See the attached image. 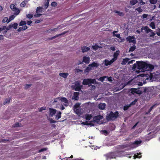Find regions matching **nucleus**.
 Listing matches in <instances>:
<instances>
[{
    "mask_svg": "<svg viewBox=\"0 0 160 160\" xmlns=\"http://www.w3.org/2000/svg\"><path fill=\"white\" fill-rule=\"evenodd\" d=\"M118 116V112L116 111L113 113L111 111L110 113L107 114L106 117V119L108 121L115 120Z\"/></svg>",
    "mask_w": 160,
    "mask_h": 160,
    "instance_id": "f03ea898",
    "label": "nucleus"
},
{
    "mask_svg": "<svg viewBox=\"0 0 160 160\" xmlns=\"http://www.w3.org/2000/svg\"><path fill=\"white\" fill-rule=\"evenodd\" d=\"M51 5L52 6L55 7L57 5V3L55 2H53L51 3Z\"/></svg>",
    "mask_w": 160,
    "mask_h": 160,
    "instance_id": "bf43d9fd",
    "label": "nucleus"
},
{
    "mask_svg": "<svg viewBox=\"0 0 160 160\" xmlns=\"http://www.w3.org/2000/svg\"><path fill=\"white\" fill-rule=\"evenodd\" d=\"M15 18L14 15H12L10 16L9 19L8 17H4L3 20H12Z\"/></svg>",
    "mask_w": 160,
    "mask_h": 160,
    "instance_id": "7c9ffc66",
    "label": "nucleus"
},
{
    "mask_svg": "<svg viewBox=\"0 0 160 160\" xmlns=\"http://www.w3.org/2000/svg\"><path fill=\"white\" fill-rule=\"evenodd\" d=\"M138 2V1L137 0H132L130 1V3L131 5L133 6L137 3Z\"/></svg>",
    "mask_w": 160,
    "mask_h": 160,
    "instance_id": "4c0bfd02",
    "label": "nucleus"
},
{
    "mask_svg": "<svg viewBox=\"0 0 160 160\" xmlns=\"http://www.w3.org/2000/svg\"><path fill=\"white\" fill-rule=\"evenodd\" d=\"M145 30V31L147 33H149L150 31H151V30L148 27V26H145L144 28L142 27L141 29V31L142 32L143 30Z\"/></svg>",
    "mask_w": 160,
    "mask_h": 160,
    "instance_id": "a211bd4d",
    "label": "nucleus"
},
{
    "mask_svg": "<svg viewBox=\"0 0 160 160\" xmlns=\"http://www.w3.org/2000/svg\"><path fill=\"white\" fill-rule=\"evenodd\" d=\"M128 147L127 145H122L120 146V147L122 148H125Z\"/></svg>",
    "mask_w": 160,
    "mask_h": 160,
    "instance_id": "3c124183",
    "label": "nucleus"
},
{
    "mask_svg": "<svg viewBox=\"0 0 160 160\" xmlns=\"http://www.w3.org/2000/svg\"><path fill=\"white\" fill-rule=\"evenodd\" d=\"M149 32L150 37L153 36L155 35V33L152 30H151V31H150Z\"/></svg>",
    "mask_w": 160,
    "mask_h": 160,
    "instance_id": "a18cd8bd",
    "label": "nucleus"
},
{
    "mask_svg": "<svg viewBox=\"0 0 160 160\" xmlns=\"http://www.w3.org/2000/svg\"><path fill=\"white\" fill-rule=\"evenodd\" d=\"M31 84H26L25 86V89H28V88H30L31 86Z\"/></svg>",
    "mask_w": 160,
    "mask_h": 160,
    "instance_id": "052dcab7",
    "label": "nucleus"
},
{
    "mask_svg": "<svg viewBox=\"0 0 160 160\" xmlns=\"http://www.w3.org/2000/svg\"><path fill=\"white\" fill-rule=\"evenodd\" d=\"M99 65V64L95 62H93L91 64L88 65L89 66H90L92 68L94 67H98Z\"/></svg>",
    "mask_w": 160,
    "mask_h": 160,
    "instance_id": "aec40b11",
    "label": "nucleus"
},
{
    "mask_svg": "<svg viewBox=\"0 0 160 160\" xmlns=\"http://www.w3.org/2000/svg\"><path fill=\"white\" fill-rule=\"evenodd\" d=\"M130 91L131 93L133 94H134L135 93L140 94L142 93L141 91L139 90L138 89L132 88L130 89Z\"/></svg>",
    "mask_w": 160,
    "mask_h": 160,
    "instance_id": "0eeeda50",
    "label": "nucleus"
},
{
    "mask_svg": "<svg viewBox=\"0 0 160 160\" xmlns=\"http://www.w3.org/2000/svg\"><path fill=\"white\" fill-rule=\"evenodd\" d=\"M128 61V58L124 59H123L122 64H126Z\"/></svg>",
    "mask_w": 160,
    "mask_h": 160,
    "instance_id": "c03bdc74",
    "label": "nucleus"
},
{
    "mask_svg": "<svg viewBox=\"0 0 160 160\" xmlns=\"http://www.w3.org/2000/svg\"><path fill=\"white\" fill-rule=\"evenodd\" d=\"M113 35L114 36H115V37H117V38H121L120 34H115V33L114 34H113Z\"/></svg>",
    "mask_w": 160,
    "mask_h": 160,
    "instance_id": "4d7b16f0",
    "label": "nucleus"
},
{
    "mask_svg": "<svg viewBox=\"0 0 160 160\" xmlns=\"http://www.w3.org/2000/svg\"><path fill=\"white\" fill-rule=\"evenodd\" d=\"M135 10L138 11L139 12H140L142 11V9L140 7L136 8Z\"/></svg>",
    "mask_w": 160,
    "mask_h": 160,
    "instance_id": "6e6d98bb",
    "label": "nucleus"
},
{
    "mask_svg": "<svg viewBox=\"0 0 160 160\" xmlns=\"http://www.w3.org/2000/svg\"><path fill=\"white\" fill-rule=\"evenodd\" d=\"M119 51H117L115 52L113 54V57L114 58H113L112 59H113L115 61L117 59V58L119 55Z\"/></svg>",
    "mask_w": 160,
    "mask_h": 160,
    "instance_id": "6ab92c4d",
    "label": "nucleus"
},
{
    "mask_svg": "<svg viewBox=\"0 0 160 160\" xmlns=\"http://www.w3.org/2000/svg\"><path fill=\"white\" fill-rule=\"evenodd\" d=\"M68 75V74L67 73H60L59 74V75L63 78H66Z\"/></svg>",
    "mask_w": 160,
    "mask_h": 160,
    "instance_id": "a878e982",
    "label": "nucleus"
},
{
    "mask_svg": "<svg viewBox=\"0 0 160 160\" xmlns=\"http://www.w3.org/2000/svg\"><path fill=\"white\" fill-rule=\"evenodd\" d=\"M108 78V77L107 76L101 77L99 78L98 80L102 82L104 81L105 78Z\"/></svg>",
    "mask_w": 160,
    "mask_h": 160,
    "instance_id": "58836bf2",
    "label": "nucleus"
},
{
    "mask_svg": "<svg viewBox=\"0 0 160 160\" xmlns=\"http://www.w3.org/2000/svg\"><path fill=\"white\" fill-rule=\"evenodd\" d=\"M76 113L78 115H80L81 114V110L80 108H76L74 110Z\"/></svg>",
    "mask_w": 160,
    "mask_h": 160,
    "instance_id": "473e14b6",
    "label": "nucleus"
},
{
    "mask_svg": "<svg viewBox=\"0 0 160 160\" xmlns=\"http://www.w3.org/2000/svg\"><path fill=\"white\" fill-rule=\"evenodd\" d=\"M98 47H98V46L97 45L93 46H92V48L93 49L95 50H97L98 49Z\"/></svg>",
    "mask_w": 160,
    "mask_h": 160,
    "instance_id": "49530a36",
    "label": "nucleus"
},
{
    "mask_svg": "<svg viewBox=\"0 0 160 160\" xmlns=\"http://www.w3.org/2000/svg\"><path fill=\"white\" fill-rule=\"evenodd\" d=\"M106 106V104L104 103H101L99 104L98 105V108L99 109L101 110L104 109L105 108Z\"/></svg>",
    "mask_w": 160,
    "mask_h": 160,
    "instance_id": "393cba45",
    "label": "nucleus"
},
{
    "mask_svg": "<svg viewBox=\"0 0 160 160\" xmlns=\"http://www.w3.org/2000/svg\"><path fill=\"white\" fill-rule=\"evenodd\" d=\"M126 40L128 41L130 43L132 42L135 44L136 42V40L135 39V38L133 36H129L126 38Z\"/></svg>",
    "mask_w": 160,
    "mask_h": 160,
    "instance_id": "1a4fd4ad",
    "label": "nucleus"
},
{
    "mask_svg": "<svg viewBox=\"0 0 160 160\" xmlns=\"http://www.w3.org/2000/svg\"><path fill=\"white\" fill-rule=\"evenodd\" d=\"M142 142V141L141 140H137L133 142L132 144V145L134 146V145H137L135 147H136L138 146V145L140 144Z\"/></svg>",
    "mask_w": 160,
    "mask_h": 160,
    "instance_id": "cd10ccee",
    "label": "nucleus"
},
{
    "mask_svg": "<svg viewBox=\"0 0 160 160\" xmlns=\"http://www.w3.org/2000/svg\"><path fill=\"white\" fill-rule=\"evenodd\" d=\"M18 26V24L17 23H14L13 24V28L15 29H16L17 28V27Z\"/></svg>",
    "mask_w": 160,
    "mask_h": 160,
    "instance_id": "8fccbe9b",
    "label": "nucleus"
},
{
    "mask_svg": "<svg viewBox=\"0 0 160 160\" xmlns=\"http://www.w3.org/2000/svg\"><path fill=\"white\" fill-rule=\"evenodd\" d=\"M82 85H80V83L78 82H77L75 84V90L77 91H80L81 90Z\"/></svg>",
    "mask_w": 160,
    "mask_h": 160,
    "instance_id": "6e6552de",
    "label": "nucleus"
},
{
    "mask_svg": "<svg viewBox=\"0 0 160 160\" xmlns=\"http://www.w3.org/2000/svg\"><path fill=\"white\" fill-rule=\"evenodd\" d=\"M26 22L24 21H21V22L19 24V26H21L17 30V31L18 32H20L22 31H24L26 29L28 28V27L26 25Z\"/></svg>",
    "mask_w": 160,
    "mask_h": 160,
    "instance_id": "39448f33",
    "label": "nucleus"
},
{
    "mask_svg": "<svg viewBox=\"0 0 160 160\" xmlns=\"http://www.w3.org/2000/svg\"><path fill=\"white\" fill-rule=\"evenodd\" d=\"M121 151H117L115 152H109L104 155L106 160L108 159L116 158L117 157H120V154L122 153Z\"/></svg>",
    "mask_w": 160,
    "mask_h": 160,
    "instance_id": "f257e3e1",
    "label": "nucleus"
},
{
    "mask_svg": "<svg viewBox=\"0 0 160 160\" xmlns=\"http://www.w3.org/2000/svg\"><path fill=\"white\" fill-rule=\"evenodd\" d=\"M49 5V0H48L47 2H46L44 4V6L45 7V8H47L48 7Z\"/></svg>",
    "mask_w": 160,
    "mask_h": 160,
    "instance_id": "603ef678",
    "label": "nucleus"
},
{
    "mask_svg": "<svg viewBox=\"0 0 160 160\" xmlns=\"http://www.w3.org/2000/svg\"><path fill=\"white\" fill-rule=\"evenodd\" d=\"M19 127V123L18 122L16 123L13 125V127L14 128L18 127Z\"/></svg>",
    "mask_w": 160,
    "mask_h": 160,
    "instance_id": "864d4df0",
    "label": "nucleus"
},
{
    "mask_svg": "<svg viewBox=\"0 0 160 160\" xmlns=\"http://www.w3.org/2000/svg\"><path fill=\"white\" fill-rule=\"evenodd\" d=\"M143 18H147V19H149L151 17L150 15H148L146 14H144L142 16Z\"/></svg>",
    "mask_w": 160,
    "mask_h": 160,
    "instance_id": "e433bc0d",
    "label": "nucleus"
},
{
    "mask_svg": "<svg viewBox=\"0 0 160 160\" xmlns=\"http://www.w3.org/2000/svg\"><path fill=\"white\" fill-rule=\"evenodd\" d=\"M137 67H138L137 64V63L136 64V63H134L133 64V68L135 69L137 68Z\"/></svg>",
    "mask_w": 160,
    "mask_h": 160,
    "instance_id": "774afa93",
    "label": "nucleus"
},
{
    "mask_svg": "<svg viewBox=\"0 0 160 160\" xmlns=\"http://www.w3.org/2000/svg\"><path fill=\"white\" fill-rule=\"evenodd\" d=\"M60 100L62 102H63L66 103H67L68 102V101L67 99L65 97L61 98Z\"/></svg>",
    "mask_w": 160,
    "mask_h": 160,
    "instance_id": "c9c22d12",
    "label": "nucleus"
},
{
    "mask_svg": "<svg viewBox=\"0 0 160 160\" xmlns=\"http://www.w3.org/2000/svg\"><path fill=\"white\" fill-rule=\"evenodd\" d=\"M82 61L83 62L88 64L90 61V59L89 57L84 56L83 57Z\"/></svg>",
    "mask_w": 160,
    "mask_h": 160,
    "instance_id": "f8f14e48",
    "label": "nucleus"
},
{
    "mask_svg": "<svg viewBox=\"0 0 160 160\" xmlns=\"http://www.w3.org/2000/svg\"><path fill=\"white\" fill-rule=\"evenodd\" d=\"M57 121H56L53 120L51 118V123H55Z\"/></svg>",
    "mask_w": 160,
    "mask_h": 160,
    "instance_id": "0e129e2a",
    "label": "nucleus"
},
{
    "mask_svg": "<svg viewBox=\"0 0 160 160\" xmlns=\"http://www.w3.org/2000/svg\"><path fill=\"white\" fill-rule=\"evenodd\" d=\"M81 50L83 53L88 52L90 50L89 47H86V46H83L81 47Z\"/></svg>",
    "mask_w": 160,
    "mask_h": 160,
    "instance_id": "f3484780",
    "label": "nucleus"
},
{
    "mask_svg": "<svg viewBox=\"0 0 160 160\" xmlns=\"http://www.w3.org/2000/svg\"><path fill=\"white\" fill-rule=\"evenodd\" d=\"M115 61L113 59H112L111 60L108 61L106 60L105 61V65L106 66H107L108 65H110L112 63H113Z\"/></svg>",
    "mask_w": 160,
    "mask_h": 160,
    "instance_id": "2eb2a0df",
    "label": "nucleus"
},
{
    "mask_svg": "<svg viewBox=\"0 0 160 160\" xmlns=\"http://www.w3.org/2000/svg\"><path fill=\"white\" fill-rule=\"evenodd\" d=\"M27 17L29 19L32 18L33 17V15L30 14H27Z\"/></svg>",
    "mask_w": 160,
    "mask_h": 160,
    "instance_id": "13d9d810",
    "label": "nucleus"
},
{
    "mask_svg": "<svg viewBox=\"0 0 160 160\" xmlns=\"http://www.w3.org/2000/svg\"><path fill=\"white\" fill-rule=\"evenodd\" d=\"M150 27H151L152 28V29H154L155 28V23L153 22H152L151 23L150 25Z\"/></svg>",
    "mask_w": 160,
    "mask_h": 160,
    "instance_id": "79ce46f5",
    "label": "nucleus"
},
{
    "mask_svg": "<svg viewBox=\"0 0 160 160\" xmlns=\"http://www.w3.org/2000/svg\"><path fill=\"white\" fill-rule=\"evenodd\" d=\"M45 110V108L42 107L39 108V111L40 112L42 111L43 110Z\"/></svg>",
    "mask_w": 160,
    "mask_h": 160,
    "instance_id": "680f3d73",
    "label": "nucleus"
},
{
    "mask_svg": "<svg viewBox=\"0 0 160 160\" xmlns=\"http://www.w3.org/2000/svg\"><path fill=\"white\" fill-rule=\"evenodd\" d=\"M136 48V47L135 45H133V46L129 48V51H130V52L133 51Z\"/></svg>",
    "mask_w": 160,
    "mask_h": 160,
    "instance_id": "a19ab883",
    "label": "nucleus"
},
{
    "mask_svg": "<svg viewBox=\"0 0 160 160\" xmlns=\"http://www.w3.org/2000/svg\"><path fill=\"white\" fill-rule=\"evenodd\" d=\"M96 82L95 79L87 78L83 80L82 83L83 85H88L89 86H90L92 84H95Z\"/></svg>",
    "mask_w": 160,
    "mask_h": 160,
    "instance_id": "7ed1b4c3",
    "label": "nucleus"
},
{
    "mask_svg": "<svg viewBox=\"0 0 160 160\" xmlns=\"http://www.w3.org/2000/svg\"><path fill=\"white\" fill-rule=\"evenodd\" d=\"M150 2L152 4H155L157 1V0H149Z\"/></svg>",
    "mask_w": 160,
    "mask_h": 160,
    "instance_id": "de8ad7c7",
    "label": "nucleus"
},
{
    "mask_svg": "<svg viewBox=\"0 0 160 160\" xmlns=\"http://www.w3.org/2000/svg\"><path fill=\"white\" fill-rule=\"evenodd\" d=\"M137 100L135 99L133 102H132L130 104H131V106L132 105H134L135 104L136 102H137Z\"/></svg>",
    "mask_w": 160,
    "mask_h": 160,
    "instance_id": "e2e57ef3",
    "label": "nucleus"
},
{
    "mask_svg": "<svg viewBox=\"0 0 160 160\" xmlns=\"http://www.w3.org/2000/svg\"><path fill=\"white\" fill-rule=\"evenodd\" d=\"M157 105V104H155L152 106L149 109L148 111L147 112H145V115H148V114L154 108L156 107V106Z\"/></svg>",
    "mask_w": 160,
    "mask_h": 160,
    "instance_id": "5701e85b",
    "label": "nucleus"
},
{
    "mask_svg": "<svg viewBox=\"0 0 160 160\" xmlns=\"http://www.w3.org/2000/svg\"><path fill=\"white\" fill-rule=\"evenodd\" d=\"M26 5V3L25 1H23L21 4L20 6L21 7H24Z\"/></svg>",
    "mask_w": 160,
    "mask_h": 160,
    "instance_id": "09e8293b",
    "label": "nucleus"
},
{
    "mask_svg": "<svg viewBox=\"0 0 160 160\" xmlns=\"http://www.w3.org/2000/svg\"><path fill=\"white\" fill-rule=\"evenodd\" d=\"M57 112V111L54 109L51 108V117H52Z\"/></svg>",
    "mask_w": 160,
    "mask_h": 160,
    "instance_id": "c756f323",
    "label": "nucleus"
},
{
    "mask_svg": "<svg viewBox=\"0 0 160 160\" xmlns=\"http://www.w3.org/2000/svg\"><path fill=\"white\" fill-rule=\"evenodd\" d=\"M47 148H43L42 149H41L39 150L38 151L39 152H43L44 151H46L47 150Z\"/></svg>",
    "mask_w": 160,
    "mask_h": 160,
    "instance_id": "5fc2aeb1",
    "label": "nucleus"
},
{
    "mask_svg": "<svg viewBox=\"0 0 160 160\" xmlns=\"http://www.w3.org/2000/svg\"><path fill=\"white\" fill-rule=\"evenodd\" d=\"M12 10L14 12V15H17L20 12L19 9L17 8L15 6H14V7H13Z\"/></svg>",
    "mask_w": 160,
    "mask_h": 160,
    "instance_id": "4468645a",
    "label": "nucleus"
},
{
    "mask_svg": "<svg viewBox=\"0 0 160 160\" xmlns=\"http://www.w3.org/2000/svg\"><path fill=\"white\" fill-rule=\"evenodd\" d=\"M113 12L117 14L116 15H118L120 16H123L124 15V14L122 12L118 11L116 10H114L113 11Z\"/></svg>",
    "mask_w": 160,
    "mask_h": 160,
    "instance_id": "412c9836",
    "label": "nucleus"
},
{
    "mask_svg": "<svg viewBox=\"0 0 160 160\" xmlns=\"http://www.w3.org/2000/svg\"><path fill=\"white\" fill-rule=\"evenodd\" d=\"M10 99L9 98H8L5 99L4 102L3 104H5L9 103L10 101Z\"/></svg>",
    "mask_w": 160,
    "mask_h": 160,
    "instance_id": "37998d69",
    "label": "nucleus"
},
{
    "mask_svg": "<svg viewBox=\"0 0 160 160\" xmlns=\"http://www.w3.org/2000/svg\"><path fill=\"white\" fill-rule=\"evenodd\" d=\"M131 106V104H128L124 106L123 109L124 110H127L128 108Z\"/></svg>",
    "mask_w": 160,
    "mask_h": 160,
    "instance_id": "ea45409f",
    "label": "nucleus"
},
{
    "mask_svg": "<svg viewBox=\"0 0 160 160\" xmlns=\"http://www.w3.org/2000/svg\"><path fill=\"white\" fill-rule=\"evenodd\" d=\"M13 27V24L12 23L8 25V26L6 28V30H5L4 32H3V34H5L6 32H7V30H8L10 29L11 28H12Z\"/></svg>",
    "mask_w": 160,
    "mask_h": 160,
    "instance_id": "bb28decb",
    "label": "nucleus"
},
{
    "mask_svg": "<svg viewBox=\"0 0 160 160\" xmlns=\"http://www.w3.org/2000/svg\"><path fill=\"white\" fill-rule=\"evenodd\" d=\"M139 3L141 5H143L145 4V2H144L142 0H140Z\"/></svg>",
    "mask_w": 160,
    "mask_h": 160,
    "instance_id": "69168bd1",
    "label": "nucleus"
},
{
    "mask_svg": "<svg viewBox=\"0 0 160 160\" xmlns=\"http://www.w3.org/2000/svg\"><path fill=\"white\" fill-rule=\"evenodd\" d=\"M154 68V67L153 65L147 63V65L146 66V69L145 70H151L153 69Z\"/></svg>",
    "mask_w": 160,
    "mask_h": 160,
    "instance_id": "ddd939ff",
    "label": "nucleus"
},
{
    "mask_svg": "<svg viewBox=\"0 0 160 160\" xmlns=\"http://www.w3.org/2000/svg\"><path fill=\"white\" fill-rule=\"evenodd\" d=\"M79 92H74L73 94V98L74 99L76 100H78V95H79Z\"/></svg>",
    "mask_w": 160,
    "mask_h": 160,
    "instance_id": "c85d7f7f",
    "label": "nucleus"
},
{
    "mask_svg": "<svg viewBox=\"0 0 160 160\" xmlns=\"http://www.w3.org/2000/svg\"><path fill=\"white\" fill-rule=\"evenodd\" d=\"M110 48V49L112 50V51H115V48L114 47H111Z\"/></svg>",
    "mask_w": 160,
    "mask_h": 160,
    "instance_id": "338daca9",
    "label": "nucleus"
},
{
    "mask_svg": "<svg viewBox=\"0 0 160 160\" xmlns=\"http://www.w3.org/2000/svg\"><path fill=\"white\" fill-rule=\"evenodd\" d=\"M68 32V31H65L63 32L62 33H61V34H58L56 35L55 36H54L52 38H51V40H52L53 39H54L55 38H57V37H58V36H61V35H64L65 34H66V33H67V32Z\"/></svg>",
    "mask_w": 160,
    "mask_h": 160,
    "instance_id": "b1692460",
    "label": "nucleus"
},
{
    "mask_svg": "<svg viewBox=\"0 0 160 160\" xmlns=\"http://www.w3.org/2000/svg\"><path fill=\"white\" fill-rule=\"evenodd\" d=\"M102 116L101 115L95 116L93 118V122H98L100 120L102 119Z\"/></svg>",
    "mask_w": 160,
    "mask_h": 160,
    "instance_id": "9b49d317",
    "label": "nucleus"
},
{
    "mask_svg": "<svg viewBox=\"0 0 160 160\" xmlns=\"http://www.w3.org/2000/svg\"><path fill=\"white\" fill-rule=\"evenodd\" d=\"M67 26V25L62 24L60 25H59L58 27L55 28H54L53 29H52L51 30V31H56L59 29H60L64 27H65L66 26Z\"/></svg>",
    "mask_w": 160,
    "mask_h": 160,
    "instance_id": "9d476101",
    "label": "nucleus"
},
{
    "mask_svg": "<svg viewBox=\"0 0 160 160\" xmlns=\"http://www.w3.org/2000/svg\"><path fill=\"white\" fill-rule=\"evenodd\" d=\"M92 117V116L91 114H87L85 115V119L87 120H90Z\"/></svg>",
    "mask_w": 160,
    "mask_h": 160,
    "instance_id": "f704fd0d",
    "label": "nucleus"
},
{
    "mask_svg": "<svg viewBox=\"0 0 160 160\" xmlns=\"http://www.w3.org/2000/svg\"><path fill=\"white\" fill-rule=\"evenodd\" d=\"M92 69V68L90 66H88L84 70V72L85 73H88Z\"/></svg>",
    "mask_w": 160,
    "mask_h": 160,
    "instance_id": "2f4dec72",
    "label": "nucleus"
},
{
    "mask_svg": "<svg viewBox=\"0 0 160 160\" xmlns=\"http://www.w3.org/2000/svg\"><path fill=\"white\" fill-rule=\"evenodd\" d=\"M61 114L62 113L60 111H58L57 112H56V115H55V119L58 120L61 117Z\"/></svg>",
    "mask_w": 160,
    "mask_h": 160,
    "instance_id": "dca6fc26",
    "label": "nucleus"
},
{
    "mask_svg": "<svg viewBox=\"0 0 160 160\" xmlns=\"http://www.w3.org/2000/svg\"><path fill=\"white\" fill-rule=\"evenodd\" d=\"M157 105V104H155L152 106L149 109L148 111L147 112H145V115H148V114L154 108L156 107V106Z\"/></svg>",
    "mask_w": 160,
    "mask_h": 160,
    "instance_id": "4be33fe9",
    "label": "nucleus"
},
{
    "mask_svg": "<svg viewBox=\"0 0 160 160\" xmlns=\"http://www.w3.org/2000/svg\"><path fill=\"white\" fill-rule=\"evenodd\" d=\"M142 155L141 153H138L137 154H135L134 156V158L135 159L136 158H140L141 157Z\"/></svg>",
    "mask_w": 160,
    "mask_h": 160,
    "instance_id": "72a5a7b5",
    "label": "nucleus"
},
{
    "mask_svg": "<svg viewBox=\"0 0 160 160\" xmlns=\"http://www.w3.org/2000/svg\"><path fill=\"white\" fill-rule=\"evenodd\" d=\"M43 10V8L41 7H38L37 8L36 13L34 15V17H39L42 15V14L38 13L42 12Z\"/></svg>",
    "mask_w": 160,
    "mask_h": 160,
    "instance_id": "423d86ee",
    "label": "nucleus"
},
{
    "mask_svg": "<svg viewBox=\"0 0 160 160\" xmlns=\"http://www.w3.org/2000/svg\"><path fill=\"white\" fill-rule=\"evenodd\" d=\"M138 69L139 70L142 69L145 70L146 69L147 63L143 61H137Z\"/></svg>",
    "mask_w": 160,
    "mask_h": 160,
    "instance_id": "20e7f679",
    "label": "nucleus"
}]
</instances>
